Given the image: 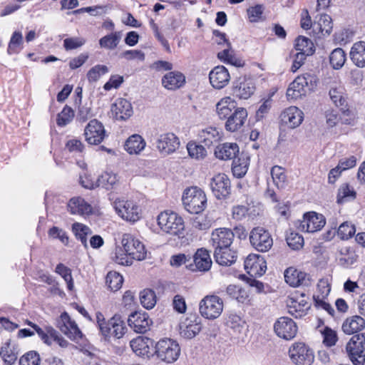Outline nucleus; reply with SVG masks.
Wrapping results in <instances>:
<instances>
[{
  "label": "nucleus",
  "mask_w": 365,
  "mask_h": 365,
  "mask_svg": "<svg viewBox=\"0 0 365 365\" xmlns=\"http://www.w3.org/2000/svg\"><path fill=\"white\" fill-rule=\"evenodd\" d=\"M200 142L204 143L205 146L210 148L220 140L219 133L215 128H207L202 130L199 133Z\"/></svg>",
  "instance_id": "42"
},
{
  "label": "nucleus",
  "mask_w": 365,
  "mask_h": 365,
  "mask_svg": "<svg viewBox=\"0 0 365 365\" xmlns=\"http://www.w3.org/2000/svg\"><path fill=\"white\" fill-rule=\"evenodd\" d=\"M238 153L239 147L233 143H225L220 145L215 150L216 157L224 160L235 159Z\"/></svg>",
  "instance_id": "33"
},
{
  "label": "nucleus",
  "mask_w": 365,
  "mask_h": 365,
  "mask_svg": "<svg viewBox=\"0 0 365 365\" xmlns=\"http://www.w3.org/2000/svg\"><path fill=\"white\" fill-rule=\"evenodd\" d=\"M58 327L61 332L73 341H78L83 336L76 322L72 321L66 312L61 315V322H59Z\"/></svg>",
  "instance_id": "19"
},
{
  "label": "nucleus",
  "mask_w": 365,
  "mask_h": 365,
  "mask_svg": "<svg viewBox=\"0 0 365 365\" xmlns=\"http://www.w3.org/2000/svg\"><path fill=\"white\" fill-rule=\"evenodd\" d=\"M298 228L303 232H314L320 230L326 224L324 217L315 212H307L303 219L299 221Z\"/></svg>",
  "instance_id": "12"
},
{
  "label": "nucleus",
  "mask_w": 365,
  "mask_h": 365,
  "mask_svg": "<svg viewBox=\"0 0 365 365\" xmlns=\"http://www.w3.org/2000/svg\"><path fill=\"white\" fill-rule=\"evenodd\" d=\"M252 246L259 252L269 251L273 245V240L269 232L261 227L252 230L250 234Z\"/></svg>",
  "instance_id": "7"
},
{
  "label": "nucleus",
  "mask_w": 365,
  "mask_h": 365,
  "mask_svg": "<svg viewBox=\"0 0 365 365\" xmlns=\"http://www.w3.org/2000/svg\"><path fill=\"white\" fill-rule=\"evenodd\" d=\"M25 324L30 326L34 329V333L36 332L43 342H48V336H53L55 334V329L49 326L41 328L29 320H26Z\"/></svg>",
  "instance_id": "49"
},
{
  "label": "nucleus",
  "mask_w": 365,
  "mask_h": 365,
  "mask_svg": "<svg viewBox=\"0 0 365 365\" xmlns=\"http://www.w3.org/2000/svg\"><path fill=\"white\" fill-rule=\"evenodd\" d=\"M185 209L190 213L199 214L207 206V197L205 192L197 186L185 190L182 197Z\"/></svg>",
  "instance_id": "1"
},
{
  "label": "nucleus",
  "mask_w": 365,
  "mask_h": 365,
  "mask_svg": "<svg viewBox=\"0 0 365 365\" xmlns=\"http://www.w3.org/2000/svg\"><path fill=\"white\" fill-rule=\"evenodd\" d=\"M68 210L72 215H88L92 213V206L81 197H72L68 202Z\"/></svg>",
  "instance_id": "28"
},
{
  "label": "nucleus",
  "mask_w": 365,
  "mask_h": 365,
  "mask_svg": "<svg viewBox=\"0 0 365 365\" xmlns=\"http://www.w3.org/2000/svg\"><path fill=\"white\" fill-rule=\"evenodd\" d=\"M113 207L123 220L134 222L140 218V207L133 201L117 199L113 202Z\"/></svg>",
  "instance_id": "6"
},
{
  "label": "nucleus",
  "mask_w": 365,
  "mask_h": 365,
  "mask_svg": "<svg viewBox=\"0 0 365 365\" xmlns=\"http://www.w3.org/2000/svg\"><path fill=\"white\" fill-rule=\"evenodd\" d=\"M356 197V192L349 185L344 184L338 190L336 202L342 204Z\"/></svg>",
  "instance_id": "52"
},
{
  "label": "nucleus",
  "mask_w": 365,
  "mask_h": 365,
  "mask_svg": "<svg viewBox=\"0 0 365 365\" xmlns=\"http://www.w3.org/2000/svg\"><path fill=\"white\" fill-rule=\"evenodd\" d=\"M128 325L137 333H145L153 323L145 312H135L129 315Z\"/></svg>",
  "instance_id": "17"
},
{
  "label": "nucleus",
  "mask_w": 365,
  "mask_h": 365,
  "mask_svg": "<svg viewBox=\"0 0 365 365\" xmlns=\"http://www.w3.org/2000/svg\"><path fill=\"white\" fill-rule=\"evenodd\" d=\"M123 283V277L116 272H109L106 276V284L110 290L118 291Z\"/></svg>",
  "instance_id": "55"
},
{
  "label": "nucleus",
  "mask_w": 365,
  "mask_h": 365,
  "mask_svg": "<svg viewBox=\"0 0 365 365\" xmlns=\"http://www.w3.org/2000/svg\"><path fill=\"white\" fill-rule=\"evenodd\" d=\"M121 39V32L115 31L102 37L99 40V45L101 48L113 50L117 47Z\"/></svg>",
  "instance_id": "43"
},
{
  "label": "nucleus",
  "mask_w": 365,
  "mask_h": 365,
  "mask_svg": "<svg viewBox=\"0 0 365 365\" xmlns=\"http://www.w3.org/2000/svg\"><path fill=\"white\" fill-rule=\"evenodd\" d=\"M96 322L101 334L106 337H110L112 332V326L109 325V320L106 321L104 316L100 312L96 314Z\"/></svg>",
  "instance_id": "60"
},
{
  "label": "nucleus",
  "mask_w": 365,
  "mask_h": 365,
  "mask_svg": "<svg viewBox=\"0 0 365 365\" xmlns=\"http://www.w3.org/2000/svg\"><path fill=\"white\" fill-rule=\"evenodd\" d=\"M201 329V319L195 314L187 316L179 324L180 335L187 339L196 336Z\"/></svg>",
  "instance_id": "11"
},
{
  "label": "nucleus",
  "mask_w": 365,
  "mask_h": 365,
  "mask_svg": "<svg viewBox=\"0 0 365 365\" xmlns=\"http://www.w3.org/2000/svg\"><path fill=\"white\" fill-rule=\"evenodd\" d=\"M329 96L332 102L336 107L339 108L342 114L349 117V118L341 119L345 124H349L351 115V111L349 109L346 96L344 93V88L341 86L331 88L329 91Z\"/></svg>",
  "instance_id": "16"
},
{
  "label": "nucleus",
  "mask_w": 365,
  "mask_h": 365,
  "mask_svg": "<svg viewBox=\"0 0 365 365\" xmlns=\"http://www.w3.org/2000/svg\"><path fill=\"white\" fill-rule=\"evenodd\" d=\"M72 231L76 239L79 240L83 246L87 249L88 247L87 237L92 235L91 228L82 223L75 222L72 225Z\"/></svg>",
  "instance_id": "41"
},
{
  "label": "nucleus",
  "mask_w": 365,
  "mask_h": 365,
  "mask_svg": "<svg viewBox=\"0 0 365 365\" xmlns=\"http://www.w3.org/2000/svg\"><path fill=\"white\" fill-rule=\"evenodd\" d=\"M155 349L157 358L168 364L176 361L180 354L179 344L176 340L170 338L160 339L156 343Z\"/></svg>",
  "instance_id": "2"
},
{
  "label": "nucleus",
  "mask_w": 365,
  "mask_h": 365,
  "mask_svg": "<svg viewBox=\"0 0 365 365\" xmlns=\"http://www.w3.org/2000/svg\"><path fill=\"white\" fill-rule=\"evenodd\" d=\"M271 175L274 183L278 188H283L285 186L287 176L282 167L273 166L271 169Z\"/></svg>",
  "instance_id": "53"
},
{
  "label": "nucleus",
  "mask_w": 365,
  "mask_h": 365,
  "mask_svg": "<svg viewBox=\"0 0 365 365\" xmlns=\"http://www.w3.org/2000/svg\"><path fill=\"white\" fill-rule=\"evenodd\" d=\"M154 140L153 145L164 156L173 153L180 146L179 138L173 133H162Z\"/></svg>",
  "instance_id": "8"
},
{
  "label": "nucleus",
  "mask_w": 365,
  "mask_h": 365,
  "mask_svg": "<svg viewBox=\"0 0 365 365\" xmlns=\"http://www.w3.org/2000/svg\"><path fill=\"white\" fill-rule=\"evenodd\" d=\"M235 234L227 228H218L212 231L210 242L215 250L230 247Z\"/></svg>",
  "instance_id": "13"
},
{
  "label": "nucleus",
  "mask_w": 365,
  "mask_h": 365,
  "mask_svg": "<svg viewBox=\"0 0 365 365\" xmlns=\"http://www.w3.org/2000/svg\"><path fill=\"white\" fill-rule=\"evenodd\" d=\"M214 258L220 265L228 267L236 262L237 253L230 247L227 250H214Z\"/></svg>",
  "instance_id": "35"
},
{
  "label": "nucleus",
  "mask_w": 365,
  "mask_h": 365,
  "mask_svg": "<svg viewBox=\"0 0 365 365\" xmlns=\"http://www.w3.org/2000/svg\"><path fill=\"white\" fill-rule=\"evenodd\" d=\"M195 269L200 272L208 271L212 266V259L210 252L205 248L198 249L193 256Z\"/></svg>",
  "instance_id": "31"
},
{
  "label": "nucleus",
  "mask_w": 365,
  "mask_h": 365,
  "mask_svg": "<svg viewBox=\"0 0 365 365\" xmlns=\"http://www.w3.org/2000/svg\"><path fill=\"white\" fill-rule=\"evenodd\" d=\"M223 308V300L215 294L205 296L199 304L201 316L207 319L218 318L221 315Z\"/></svg>",
  "instance_id": "4"
},
{
  "label": "nucleus",
  "mask_w": 365,
  "mask_h": 365,
  "mask_svg": "<svg viewBox=\"0 0 365 365\" xmlns=\"http://www.w3.org/2000/svg\"><path fill=\"white\" fill-rule=\"evenodd\" d=\"M356 232L355 226L349 222L341 223L337 230V235L341 240H348L353 237Z\"/></svg>",
  "instance_id": "56"
},
{
  "label": "nucleus",
  "mask_w": 365,
  "mask_h": 365,
  "mask_svg": "<svg viewBox=\"0 0 365 365\" xmlns=\"http://www.w3.org/2000/svg\"><path fill=\"white\" fill-rule=\"evenodd\" d=\"M84 135L88 144L98 145L106 136L104 126L98 120H91L85 128Z\"/></svg>",
  "instance_id": "15"
},
{
  "label": "nucleus",
  "mask_w": 365,
  "mask_h": 365,
  "mask_svg": "<svg viewBox=\"0 0 365 365\" xmlns=\"http://www.w3.org/2000/svg\"><path fill=\"white\" fill-rule=\"evenodd\" d=\"M314 29L318 30L322 35H329L332 30L331 18L328 14L321 15L317 22L314 23Z\"/></svg>",
  "instance_id": "46"
},
{
  "label": "nucleus",
  "mask_w": 365,
  "mask_h": 365,
  "mask_svg": "<svg viewBox=\"0 0 365 365\" xmlns=\"http://www.w3.org/2000/svg\"><path fill=\"white\" fill-rule=\"evenodd\" d=\"M350 58L354 65L359 68L365 67V42L359 41L352 46Z\"/></svg>",
  "instance_id": "37"
},
{
  "label": "nucleus",
  "mask_w": 365,
  "mask_h": 365,
  "mask_svg": "<svg viewBox=\"0 0 365 365\" xmlns=\"http://www.w3.org/2000/svg\"><path fill=\"white\" fill-rule=\"evenodd\" d=\"M158 224L160 229L170 235L180 236L184 232L182 218L173 212H163L158 216Z\"/></svg>",
  "instance_id": "3"
},
{
  "label": "nucleus",
  "mask_w": 365,
  "mask_h": 365,
  "mask_svg": "<svg viewBox=\"0 0 365 365\" xmlns=\"http://www.w3.org/2000/svg\"><path fill=\"white\" fill-rule=\"evenodd\" d=\"M189 155L195 159H203L207 155V151L202 145H197L195 143H189L187 145Z\"/></svg>",
  "instance_id": "58"
},
{
  "label": "nucleus",
  "mask_w": 365,
  "mask_h": 365,
  "mask_svg": "<svg viewBox=\"0 0 365 365\" xmlns=\"http://www.w3.org/2000/svg\"><path fill=\"white\" fill-rule=\"evenodd\" d=\"M210 187L213 194L218 199L226 197L230 193V180L224 173L215 175L212 178Z\"/></svg>",
  "instance_id": "18"
},
{
  "label": "nucleus",
  "mask_w": 365,
  "mask_h": 365,
  "mask_svg": "<svg viewBox=\"0 0 365 365\" xmlns=\"http://www.w3.org/2000/svg\"><path fill=\"white\" fill-rule=\"evenodd\" d=\"M346 353L350 359L364 354L365 351V333L354 334L346 346Z\"/></svg>",
  "instance_id": "24"
},
{
  "label": "nucleus",
  "mask_w": 365,
  "mask_h": 365,
  "mask_svg": "<svg viewBox=\"0 0 365 365\" xmlns=\"http://www.w3.org/2000/svg\"><path fill=\"white\" fill-rule=\"evenodd\" d=\"M0 356L5 363L11 365L16 361L18 353L14 348H11L9 342H6L1 349Z\"/></svg>",
  "instance_id": "50"
},
{
  "label": "nucleus",
  "mask_w": 365,
  "mask_h": 365,
  "mask_svg": "<svg viewBox=\"0 0 365 365\" xmlns=\"http://www.w3.org/2000/svg\"><path fill=\"white\" fill-rule=\"evenodd\" d=\"M282 123L289 128L298 127L304 119V113L296 106L286 108L280 115Z\"/></svg>",
  "instance_id": "23"
},
{
  "label": "nucleus",
  "mask_w": 365,
  "mask_h": 365,
  "mask_svg": "<svg viewBox=\"0 0 365 365\" xmlns=\"http://www.w3.org/2000/svg\"><path fill=\"white\" fill-rule=\"evenodd\" d=\"M274 329L279 337L285 340H291L296 336L298 328L292 319L282 317L274 323Z\"/></svg>",
  "instance_id": "14"
},
{
  "label": "nucleus",
  "mask_w": 365,
  "mask_h": 365,
  "mask_svg": "<svg viewBox=\"0 0 365 365\" xmlns=\"http://www.w3.org/2000/svg\"><path fill=\"white\" fill-rule=\"evenodd\" d=\"M255 91V84L250 78H239L233 83V95L240 99H248Z\"/></svg>",
  "instance_id": "22"
},
{
  "label": "nucleus",
  "mask_w": 365,
  "mask_h": 365,
  "mask_svg": "<svg viewBox=\"0 0 365 365\" xmlns=\"http://www.w3.org/2000/svg\"><path fill=\"white\" fill-rule=\"evenodd\" d=\"M346 59V53L341 48H336L332 51L329 56V62L334 69L341 68Z\"/></svg>",
  "instance_id": "47"
},
{
  "label": "nucleus",
  "mask_w": 365,
  "mask_h": 365,
  "mask_svg": "<svg viewBox=\"0 0 365 365\" xmlns=\"http://www.w3.org/2000/svg\"><path fill=\"white\" fill-rule=\"evenodd\" d=\"M217 58L221 61L235 67H243L245 65L244 61L235 55L234 50L232 48L231 43H228L227 48L217 53Z\"/></svg>",
  "instance_id": "36"
},
{
  "label": "nucleus",
  "mask_w": 365,
  "mask_h": 365,
  "mask_svg": "<svg viewBox=\"0 0 365 365\" xmlns=\"http://www.w3.org/2000/svg\"><path fill=\"white\" fill-rule=\"evenodd\" d=\"M247 118V111L244 108L237 107L226 119L225 128L230 132H235L242 128Z\"/></svg>",
  "instance_id": "21"
},
{
  "label": "nucleus",
  "mask_w": 365,
  "mask_h": 365,
  "mask_svg": "<svg viewBox=\"0 0 365 365\" xmlns=\"http://www.w3.org/2000/svg\"><path fill=\"white\" fill-rule=\"evenodd\" d=\"M248 162L247 158H235L232 161V171L234 176L240 178L247 172Z\"/></svg>",
  "instance_id": "51"
},
{
  "label": "nucleus",
  "mask_w": 365,
  "mask_h": 365,
  "mask_svg": "<svg viewBox=\"0 0 365 365\" xmlns=\"http://www.w3.org/2000/svg\"><path fill=\"white\" fill-rule=\"evenodd\" d=\"M285 282L290 286H307L309 284L308 274L294 267H289L284 271Z\"/></svg>",
  "instance_id": "25"
},
{
  "label": "nucleus",
  "mask_w": 365,
  "mask_h": 365,
  "mask_svg": "<svg viewBox=\"0 0 365 365\" xmlns=\"http://www.w3.org/2000/svg\"><path fill=\"white\" fill-rule=\"evenodd\" d=\"M109 325L112 326L111 336L116 339H120L123 336L126 331L125 322L121 319L120 316L115 315L109 319Z\"/></svg>",
  "instance_id": "45"
},
{
  "label": "nucleus",
  "mask_w": 365,
  "mask_h": 365,
  "mask_svg": "<svg viewBox=\"0 0 365 365\" xmlns=\"http://www.w3.org/2000/svg\"><path fill=\"white\" fill-rule=\"evenodd\" d=\"M289 356L295 365H312L314 361L313 350L303 342H295L289 349Z\"/></svg>",
  "instance_id": "5"
},
{
  "label": "nucleus",
  "mask_w": 365,
  "mask_h": 365,
  "mask_svg": "<svg viewBox=\"0 0 365 365\" xmlns=\"http://www.w3.org/2000/svg\"><path fill=\"white\" fill-rule=\"evenodd\" d=\"M294 48L296 53L311 56L313 54L314 44L312 41L304 36H299L295 41Z\"/></svg>",
  "instance_id": "44"
},
{
  "label": "nucleus",
  "mask_w": 365,
  "mask_h": 365,
  "mask_svg": "<svg viewBox=\"0 0 365 365\" xmlns=\"http://www.w3.org/2000/svg\"><path fill=\"white\" fill-rule=\"evenodd\" d=\"M265 262L260 258L259 256L249 255L245 261V267L249 273L252 272L254 274L262 275L266 271Z\"/></svg>",
  "instance_id": "38"
},
{
  "label": "nucleus",
  "mask_w": 365,
  "mask_h": 365,
  "mask_svg": "<svg viewBox=\"0 0 365 365\" xmlns=\"http://www.w3.org/2000/svg\"><path fill=\"white\" fill-rule=\"evenodd\" d=\"M153 341L151 339L145 336H138L130 341V346L132 351L139 356L149 357L150 354V347Z\"/></svg>",
  "instance_id": "26"
},
{
  "label": "nucleus",
  "mask_w": 365,
  "mask_h": 365,
  "mask_svg": "<svg viewBox=\"0 0 365 365\" xmlns=\"http://www.w3.org/2000/svg\"><path fill=\"white\" fill-rule=\"evenodd\" d=\"M108 72V68L105 65H96L91 68L88 73L87 78L89 82L97 81L101 76Z\"/></svg>",
  "instance_id": "63"
},
{
  "label": "nucleus",
  "mask_w": 365,
  "mask_h": 365,
  "mask_svg": "<svg viewBox=\"0 0 365 365\" xmlns=\"http://www.w3.org/2000/svg\"><path fill=\"white\" fill-rule=\"evenodd\" d=\"M287 243L289 247L292 250H299L304 245V238L302 235L298 233L292 232L286 238Z\"/></svg>",
  "instance_id": "64"
},
{
  "label": "nucleus",
  "mask_w": 365,
  "mask_h": 365,
  "mask_svg": "<svg viewBox=\"0 0 365 365\" xmlns=\"http://www.w3.org/2000/svg\"><path fill=\"white\" fill-rule=\"evenodd\" d=\"M146 142L138 134L130 135L125 141L124 148L130 155H139L145 148Z\"/></svg>",
  "instance_id": "32"
},
{
  "label": "nucleus",
  "mask_w": 365,
  "mask_h": 365,
  "mask_svg": "<svg viewBox=\"0 0 365 365\" xmlns=\"http://www.w3.org/2000/svg\"><path fill=\"white\" fill-rule=\"evenodd\" d=\"M361 315L348 317L342 324V331L346 334H354L365 327V319Z\"/></svg>",
  "instance_id": "30"
},
{
  "label": "nucleus",
  "mask_w": 365,
  "mask_h": 365,
  "mask_svg": "<svg viewBox=\"0 0 365 365\" xmlns=\"http://www.w3.org/2000/svg\"><path fill=\"white\" fill-rule=\"evenodd\" d=\"M122 246L124 251L133 259L143 260L146 257L144 245L129 234H125L122 238Z\"/></svg>",
  "instance_id": "10"
},
{
  "label": "nucleus",
  "mask_w": 365,
  "mask_h": 365,
  "mask_svg": "<svg viewBox=\"0 0 365 365\" xmlns=\"http://www.w3.org/2000/svg\"><path fill=\"white\" fill-rule=\"evenodd\" d=\"M358 259V255L350 247H342L339 251V264L340 266L349 268Z\"/></svg>",
  "instance_id": "39"
},
{
  "label": "nucleus",
  "mask_w": 365,
  "mask_h": 365,
  "mask_svg": "<svg viewBox=\"0 0 365 365\" xmlns=\"http://www.w3.org/2000/svg\"><path fill=\"white\" fill-rule=\"evenodd\" d=\"M118 182V176L112 172H105L97 179L98 186L110 190Z\"/></svg>",
  "instance_id": "48"
},
{
  "label": "nucleus",
  "mask_w": 365,
  "mask_h": 365,
  "mask_svg": "<svg viewBox=\"0 0 365 365\" xmlns=\"http://www.w3.org/2000/svg\"><path fill=\"white\" fill-rule=\"evenodd\" d=\"M41 358L38 352L29 351L19 359V365H40Z\"/></svg>",
  "instance_id": "62"
},
{
  "label": "nucleus",
  "mask_w": 365,
  "mask_h": 365,
  "mask_svg": "<svg viewBox=\"0 0 365 365\" xmlns=\"http://www.w3.org/2000/svg\"><path fill=\"white\" fill-rule=\"evenodd\" d=\"M242 319L235 314H230L226 319V325L235 332L240 333L245 326Z\"/></svg>",
  "instance_id": "59"
},
{
  "label": "nucleus",
  "mask_w": 365,
  "mask_h": 365,
  "mask_svg": "<svg viewBox=\"0 0 365 365\" xmlns=\"http://www.w3.org/2000/svg\"><path fill=\"white\" fill-rule=\"evenodd\" d=\"M140 303L147 309L153 308L156 304L155 292L151 289H144L140 294Z\"/></svg>",
  "instance_id": "54"
},
{
  "label": "nucleus",
  "mask_w": 365,
  "mask_h": 365,
  "mask_svg": "<svg viewBox=\"0 0 365 365\" xmlns=\"http://www.w3.org/2000/svg\"><path fill=\"white\" fill-rule=\"evenodd\" d=\"M209 80L211 86L215 89L225 88L230 81L228 70L224 66H217L209 73Z\"/></svg>",
  "instance_id": "20"
},
{
  "label": "nucleus",
  "mask_w": 365,
  "mask_h": 365,
  "mask_svg": "<svg viewBox=\"0 0 365 365\" xmlns=\"http://www.w3.org/2000/svg\"><path fill=\"white\" fill-rule=\"evenodd\" d=\"M111 112L117 120H126L133 114L131 103L126 99L118 98L112 105Z\"/></svg>",
  "instance_id": "27"
},
{
  "label": "nucleus",
  "mask_w": 365,
  "mask_h": 365,
  "mask_svg": "<svg viewBox=\"0 0 365 365\" xmlns=\"http://www.w3.org/2000/svg\"><path fill=\"white\" fill-rule=\"evenodd\" d=\"M316 83L314 77L309 75H304L297 77L292 83H290L287 91V96L289 99L296 100L306 94V88H309V83L312 86V83Z\"/></svg>",
  "instance_id": "9"
},
{
  "label": "nucleus",
  "mask_w": 365,
  "mask_h": 365,
  "mask_svg": "<svg viewBox=\"0 0 365 365\" xmlns=\"http://www.w3.org/2000/svg\"><path fill=\"white\" fill-rule=\"evenodd\" d=\"M226 293L230 298L240 303L244 304L248 302L249 295L247 292L240 285H228L226 288Z\"/></svg>",
  "instance_id": "40"
},
{
  "label": "nucleus",
  "mask_w": 365,
  "mask_h": 365,
  "mask_svg": "<svg viewBox=\"0 0 365 365\" xmlns=\"http://www.w3.org/2000/svg\"><path fill=\"white\" fill-rule=\"evenodd\" d=\"M236 102L230 97H224L216 104V113L220 119H227L237 108Z\"/></svg>",
  "instance_id": "34"
},
{
  "label": "nucleus",
  "mask_w": 365,
  "mask_h": 365,
  "mask_svg": "<svg viewBox=\"0 0 365 365\" xmlns=\"http://www.w3.org/2000/svg\"><path fill=\"white\" fill-rule=\"evenodd\" d=\"M56 272L60 274L67 283V287L69 290L73 289V281L71 275V270L64 264L60 263L56 267Z\"/></svg>",
  "instance_id": "61"
},
{
  "label": "nucleus",
  "mask_w": 365,
  "mask_h": 365,
  "mask_svg": "<svg viewBox=\"0 0 365 365\" xmlns=\"http://www.w3.org/2000/svg\"><path fill=\"white\" fill-rule=\"evenodd\" d=\"M185 83V76L179 71H170L162 78L163 86L168 90H175Z\"/></svg>",
  "instance_id": "29"
},
{
  "label": "nucleus",
  "mask_w": 365,
  "mask_h": 365,
  "mask_svg": "<svg viewBox=\"0 0 365 365\" xmlns=\"http://www.w3.org/2000/svg\"><path fill=\"white\" fill-rule=\"evenodd\" d=\"M23 36L20 31H14L10 39L7 51L9 54L18 53L21 50Z\"/></svg>",
  "instance_id": "57"
}]
</instances>
